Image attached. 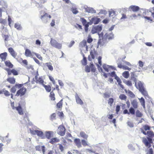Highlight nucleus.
<instances>
[{
	"instance_id": "obj_35",
	"label": "nucleus",
	"mask_w": 154,
	"mask_h": 154,
	"mask_svg": "<svg viewBox=\"0 0 154 154\" xmlns=\"http://www.w3.org/2000/svg\"><path fill=\"white\" fill-rule=\"evenodd\" d=\"M82 55L83 57V60L82 61V63L83 65L85 66L87 64L86 59L85 57L84 54L83 53H82Z\"/></svg>"
},
{
	"instance_id": "obj_40",
	"label": "nucleus",
	"mask_w": 154,
	"mask_h": 154,
	"mask_svg": "<svg viewBox=\"0 0 154 154\" xmlns=\"http://www.w3.org/2000/svg\"><path fill=\"white\" fill-rule=\"evenodd\" d=\"M90 69L92 72H95L96 69L93 63H91L90 65Z\"/></svg>"
},
{
	"instance_id": "obj_46",
	"label": "nucleus",
	"mask_w": 154,
	"mask_h": 154,
	"mask_svg": "<svg viewBox=\"0 0 154 154\" xmlns=\"http://www.w3.org/2000/svg\"><path fill=\"white\" fill-rule=\"evenodd\" d=\"M114 100L112 98H110L108 100V103L110 105V106H111Z\"/></svg>"
},
{
	"instance_id": "obj_22",
	"label": "nucleus",
	"mask_w": 154,
	"mask_h": 154,
	"mask_svg": "<svg viewBox=\"0 0 154 154\" xmlns=\"http://www.w3.org/2000/svg\"><path fill=\"white\" fill-rule=\"evenodd\" d=\"M7 53L6 52H4L0 54V57L2 61H5L6 58Z\"/></svg>"
},
{
	"instance_id": "obj_15",
	"label": "nucleus",
	"mask_w": 154,
	"mask_h": 154,
	"mask_svg": "<svg viewBox=\"0 0 154 154\" xmlns=\"http://www.w3.org/2000/svg\"><path fill=\"white\" fill-rule=\"evenodd\" d=\"M35 82L37 83L40 84L42 85H44L43 84L44 81L41 77H39L38 78L37 75H35Z\"/></svg>"
},
{
	"instance_id": "obj_31",
	"label": "nucleus",
	"mask_w": 154,
	"mask_h": 154,
	"mask_svg": "<svg viewBox=\"0 0 154 154\" xmlns=\"http://www.w3.org/2000/svg\"><path fill=\"white\" fill-rule=\"evenodd\" d=\"M80 135L81 137L86 139H87V138L88 137V135L86 134L83 131L81 132Z\"/></svg>"
},
{
	"instance_id": "obj_16",
	"label": "nucleus",
	"mask_w": 154,
	"mask_h": 154,
	"mask_svg": "<svg viewBox=\"0 0 154 154\" xmlns=\"http://www.w3.org/2000/svg\"><path fill=\"white\" fill-rule=\"evenodd\" d=\"M74 141L76 146L79 148L82 147L80 140L79 138H75L74 140Z\"/></svg>"
},
{
	"instance_id": "obj_23",
	"label": "nucleus",
	"mask_w": 154,
	"mask_h": 154,
	"mask_svg": "<svg viewBox=\"0 0 154 154\" xmlns=\"http://www.w3.org/2000/svg\"><path fill=\"white\" fill-rule=\"evenodd\" d=\"M140 103H141V105L143 106V108H145V101L143 97H141L140 98H138Z\"/></svg>"
},
{
	"instance_id": "obj_62",
	"label": "nucleus",
	"mask_w": 154,
	"mask_h": 154,
	"mask_svg": "<svg viewBox=\"0 0 154 154\" xmlns=\"http://www.w3.org/2000/svg\"><path fill=\"white\" fill-rule=\"evenodd\" d=\"M101 59L102 57L101 56H99L98 58V63L100 66L102 65Z\"/></svg>"
},
{
	"instance_id": "obj_20",
	"label": "nucleus",
	"mask_w": 154,
	"mask_h": 154,
	"mask_svg": "<svg viewBox=\"0 0 154 154\" xmlns=\"http://www.w3.org/2000/svg\"><path fill=\"white\" fill-rule=\"evenodd\" d=\"M75 98L76 99V102L77 104L82 105L83 104V102L82 100L80 98L78 95L76 94L75 95Z\"/></svg>"
},
{
	"instance_id": "obj_33",
	"label": "nucleus",
	"mask_w": 154,
	"mask_h": 154,
	"mask_svg": "<svg viewBox=\"0 0 154 154\" xmlns=\"http://www.w3.org/2000/svg\"><path fill=\"white\" fill-rule=\"evenodd\" d=\"M129 75V73L128 71H125L122 73V76L125 78L127 79Z\"/></svg>"
},
{
	"instance_id": "obj_50",
	"label": "nucleus",
	"mask_w": 154,
	"mask_h": 154,
	"mask_svg": "<svg viewBox=\"0 0 154 154\" xmlns=\"http://www.w3.org/2000/svg\"><path fill=\"white\" fill-rule=\"evenodd\" d=\"M107 12L106 11L104 10H101L100 12L98 13V14L100 15V14H107Z\"/></svg>"
},
{
	"instance_id": "obj_5",
	"label": "nucleus",
	"mask_w": 154,
	"mask_h": 154,
	"mask_svg": "<svg viewBox=\"0 0 154 154\" xmlns=\"http://www.w3.org/2000/svg\"><path fill=\"white\" fill-rule=\"evenodd\" d=\"M65 132L66 129L62 125H60L57 130V133L61 136H63L65 134Z\"/></svg>"
},
{
	"instance_id": "obj_9",
	"label": "nucleus",
	"mask_w": 154,
	"mask_h": 154,
	"mask_svg": "<svg viewBox=\"0 0 154 154\" xmlns=\"http://www.w3.org/2000/svg\"><path fill=\"white\" fill-rule=\"evenodd\" d=\"M85 12L88 13L94 14L96 13V11L93 8L88 7L87 6H84Z\"/></svg>"
},
{
	"instance_id": "obj_25",
	"label": "nucleus",
	"mask_w": 154,
	"mask_h": 154,
	"mask_svg": "<svg viewBox=\"0 0 154 154\" xmlns=\"http://www.w3.org/2000/svg\"><path fill=\"white\" fill-rule=\"evenodd\" d=\"M134 73L133 72H132L131 73V79L132 80H133L135 83V86L137 88V85H136V82L137 81V79L135 78L134 76Z\"/></svg>"
},
{
	"instance_id": "obj_11",
	"label": "nucleus",
	"mask_w": 154,
	"mask_h": 154,
	"mask_svg": "<svg viewBox=\"0 0 154 154\" xmlns=\"http://www.w3.org/2000/svg\"><path fill=\"white\" fill-rule=\"evenodd\" d=\"M15 109L17 111L20 115H22L23 114V109L19 103H18V105H16Z\"/></svg>"
},
{
	"instance_id": "obj_53",
	"label": "nucleus",
	"mask_w": 154,
	"mask_h": 154,
	"mask_svg": "<svg viewBox=\"0 0 154 154\" xmlns=\"http://www.w3.org/2000/svg\"><path fill=\"white\" fill-rule=\"evenodd\" d=\"M85 71L86 72H89L90 71V67L88 65L86 66L85 68Z\"/></svg>"
},
{
	"instance_id": "obj_17",
	"label": "nucleus",
	"mask_w": 154,
	"mask_h": 154,
	"mask_svg": "<svg viewBox=\"0 0 154 154\" xmlns=\"http://www.w3.org/2000/svg\"><path fill=\"white\" fill-rule=\"evenodd\" d=\"M125 92L131 98H134L135 97V95L132 91L129 90H127L126 89H125Z\"/></svg>"
},
{
	"instance_id": "obj_30",
	"label": "nucleus",
	"mask_w": 154,
	"mask_h": 154,
	"mask_svg": "<svg viewBox=\"0 0 154 154\" xmlns=\"http://www.w3.org/2000/svg\"><path fill=\"white\" fill-rule=\"evenodd\" d=\"M53 133V132L52 131H48L46 132L45 134L46 138L48 139H50Z\"/></svg>"
},
{
	"instance_id": "obj_21",
	"label": "nucleus",
	"mask_w": 154,
	"mask_h": 154,
	"mask_svg": "<svg viewBox=\"0 0 154 154\" xmlns=\"http://www.w3.org/2000/svg\"><path fill=\"white\" fill-rule=\"evenodd\" d=\"M48 14L45 13L43 15H41V18L44 22H46V20H48Z\"/></svg>"
},
{
	"instance_id": "obj_38",
	"label": "nucleus",
	"mask_w": 154,
	"mask_h": 154,
	"mask_svg": "<svg viewBox=\"0 0 154 154\" xmlns=\"http://www.w3.org/2000/svg\"><path fill=\"white\" fill-rule=\"evenodd\" d=\"M43 86L45 88V89H46V91H48V92H49L51 91V87L50 85H46L44 84V85H43Z\"/></svg>"
},
{
	"instance_id": "obj_52",
	"label": "nucleus",
	"mask_w": 154,
	"mask_h": 154,
	"mask_svg": "<svg viewBox=\"0 0 154 154\" xmlns=\"http://www.w3.org/2000/svg\"><path fill=\"white\" fill-rule=\"evenodd\" d=\"M35 6L39 9L42 8L43 6L42 5H40L38 2H36Z\"/></svg>"
},
{
	"instance_id": "obj_12",
	"label": "nucleus",
	"mask_w": 154,
	"mask_h": 154,
	"mask_svg": "<svg viewBox=\"0 0 154 154\" xmlns=\"http://www.w3.org/2000/svg\"><path fill=\"white\" fill-rule=\"evenodd\" d=\"M8 50L11 55L14 58H15L17 56V54L14 51L13 49L12 48H10L8 49Z\"/></svg>"
},
{
	"instance_id": "obj_29",
	"label": "nucleus",
	"mask_w": 154,
	"mask_h": 154,
	"mask_svg": "<svg viewBox=\"0 0 154 154\" xmlns=\"http://www.w3.org/2000/svg\"><path fill=\"white\" fill-rule=\"evenodd\" d=\"M25 55L27 57H30L32 56V54L30 51L29 49H26L25 52Z\"/></svg>"
},
{
	"instance_id": "obj_49",
	"label": "nucleus",
	"mask_w": 154,
	"mask_h": 154,
	"mask_svg": "<svg viewBox=\"0 0 154 154\" xmlns=\"http://www.w3.org/2000/svg\"><path fill=\"white\" fill-rule=\"evenodd\" d=\"M3 91L4 93V94L6 96H10V93L7 91L5 89H3Z\"/></svg>"
},
{
	"instance_id": "obj_51",
	"label": "nucleus",
	"mask_w": 154,
	"mask_h": 154,
	"mask_svg": "<svg viewBox=\"0 0 154 154\" xmlns=\"http://www.w3.org/2000/svg\"><path fill=\"white\" fill-rule=\"evenodd\" d=\"M109 17L113 16L115 14V11L113 10L109 11Z\"/></svg>"
},
{
	"instance_id": "obj_26",
	"label": "nucleus",
	"mask_w": 154,
	"mask_h": 154,
	"mask_svg": "<svg viewBox=\"0 0 154 154\" xmlns=\"http://www.w3.org/2000/svg\"><path fill=\"white\" fill-rule=\"evenodd\" d=\"M45 65L48 67V69L51 71H52L53 70V68L52 66V64L51 63H45Z\"/></svg>"
},
{
	"instance_id": "obj_6",
	"label": "nucleus",
	"mask_w": 154,
	"mask_h": 154,
	"mask_svg": "<svg viewBox=\"0 0 154 154\" xmlns=\"http://www.w3.org/2000/svg\"><path fill=\"white\" fill-rule=\"evenodd\" d=\"M80 21L82 22L83 25L85 26V32H87L88 30V27L89 25H90V22H87L86 20L83 17L80 18Z\"/></svg>"
},
{
	"instance_id": "obj_59",
	"label": "nucleus",
	"mask_w": 154,
	"mask_h": 154,
	"mask_svg": "<svg viewBox=\"0 0 154 154\" xmlns=\"http://www.w3.org/2000/svg\"><path fill=\"white\" fill-rule=\"evenodd\" d=\"M16 88L14 86L11 88V91L13 93H15L16 91Z\"/></svg>"
},
{
	"instance_id": "obj_43",
	"label": "nucleus",
	"mask_w": 154,
	"mask_h": 154,
	"mask_svg": "<svg viewBox=\"0 0 154 154\" xmlns=\"http://www.w3.org/2000/svg\"><path fill=\"white\" fill-rule=\"evenodd\" d=\"M136 115L137 117H141L142 116V114L139 110H137L136 111Z\"/></svg>"
},
{
	"instance_id": "obj_8",
	"label": "nucleus",
	"mask_w": 154,
	"mask_h": 154,
	"mask_svg": "<svg viewBox=\"0 0 154 154\" xmlns=\"http://www.w3.org/2000/svg\"><path fill=\"white\" fill-rule=\"evenodd\" d=\"M26 91V88L23 87L17 91L15 95L17 96H18L20 95V96H23L25 94Z\"/></svg>"
},
{
	"instance_id": "obj_55",
	"label": "nucleus",
	"mask_w": 154,
	"mask_h": 154,
	"mask_svg": "<svg viewBox=\"0 0 154 154\" xmlns=\"http://www.w3.org/2000/svg\"><path fill=\"white\" fill-rule=\"evenodd\" d=\"M11 72L14 75H18L17 72L14 69H12Z\"/></svg>"
},
{
	"instance_id": "obj_14",
	"label": "nucleus",
	"mask_w": 154,
	"mask_h": 154,
	"mask_svg": "<svg viewBox=\"0 0 154 154\" xmlns=\"http://www.w3.org/2000/svg\"><path fill=\"white\" fill-rule=\"evenodd\" d=\"M139 91L145 97V98H146L147 97L149 98V96L145 88L140 90Z\"/></svg>"
},
{
	"instance_id": "obj_34",
	"label": "nucleus",
	"mask_w": 154,
	"mask_h": 154,
	"mask_svg": "<svg viewBox=\"0 0 154 154\" xmlns=\"http://www.w3.org/2000/svg\"><path fill=\"white\" fill-rule=\"evenodd\" d=\"M5 64L9 68H12L13 67V65L9 61H7L5 62Z\"/></svg>"
},
{
	"instance_id": "obj_44",
	"label": "nucleus",
	"mask_w": 154,
	"mask_h": 154,
	"mask_svg": "<svg viewBox=\"0 0 154 154\" xmlns=\"http://www.w3.org/2000/svg\"><path fill=\"white\" fill-rule=\"evenodd\" d=\"M108 74L110 75L111 76L114 77L115 79L116 78V76H118L116 74V72L115 71H113L111 73H109Z\"/></svg>"
},
{
	"instance_id": "obj_36",
	"label": "nucleus",
	"mask_w": 154,
	"mask_h": 154,
	"mask_svg": "<svg viewBox=\"0 0 154 154\" xmlns=\"http://www.w3.org/2000/svg\"><path fill=\"white\" fill-rule=\"evenodd\" d=\"M134 108L131 107L129 109V113L131 114L132 115H134L135 113V110Z\"/></svg>"
},
{
	"instance_id": "obj_41",
	"label": "nucleus",
	"mask_w": 154,
	"mask_h": 154,
	"mask_svg": "<svg viewBox=\"0 0 154 154\" xmlns=\"http://www.w3.org/2000/svg\"><path fill=\"white\" fill-rule=\"evenodd\" d=\"M103 68L105 71L107 72H109V65L106 64H104L103 66Z\"/></svg>"
},
{
	"instance_id": "obj_48",
	"label": "nucleus",
	"mask_w": 154,
	"mask_h": 154,
	"mask_svg": "<svg viewBox=\"0 0 154 154\" xmlns=\"http://www.w3.org/2000/svg\"><path fill=\"white\" fill-rule=\"evenodd\" d=\"M14 27L18 30H20L21 29V27L19 23H15L14 25Z\"/></svg>"
},
{
	"instance_id": "obj_13",
	"label": "nucleus",
	"mask_w": 154,
	"mask_h": 154,
	"mask_svg": "<svg viewBox=\"0 0 154 154\" xmlns=\"http://www.w3.org/2000/svg\"><path fill=\"white\" fill-rule=\"evenodd\" d=\"M131 104L132 106V107L135 109L137 108L138 106V102L136 99H134L131 101Z\"/></svg>"
},
{
	"instance_id": "obj_24",
	"label": "nucleus",
	"mask_w": 154,
	"mask_h": 154,
	"mask_svg": "<svg viewBox=\"0 0 154 154\" xmlns=\"http://www.w3.org/2000/svg\"><path fill=\"white\" fill-rule=\"evenodd\" d=\"M86 43L87 42L85 40H84L80 43V45L81 47H82L85 46L86 50H87L88 49V46L87 45H86Z\"/></svg>"
},
{
	"instance_id": "obj_42",
	"label": "nucleus",
	"mask_w": 154,
	"mask_h": 154,
	"mask_svg": "<svg viewBox=\"0 0 154 154\" xmlns=\"http://www.w3.org/2000/svg\"><path fill=\"white\" fill-rule=\"evenodd\" d=\"M119 98L122 100H125L126 99L127 97L124 94H122L120 95Z\"/></svg>"
},
{
	"instance_id": "obj_7",
	"label": "nucleus",
	"mask_w": 154,
	"mask_h": 154,
	"mask_svg": "<svg viewBox=\"0 0 154 154\" xmlns=\"http://www.w3.org/2000/svg\"><path fill=\"white\" fill-rule=\"evenodd\" d=\"M97 52L95 50H91L90 52V55L88 56V60L90 61H91V57L92 59H94L97 56Z\"/></svg>"
},
{
	"instance_id": "obj_39",
	"label": "nucleus",
	"mask_w": 154,
	"mask_h": 154,
	"mask_svg": "<svg viewBox=\"0 0 154 154\" xmlns=\"http://www.w3.org/2000/svg\"><path fill=\"white\" fill-rule=\"evenodd\" d=\"M81 142L82 144L84 146H87L89 145V144L88 143V142L85 140H81Z\"/></svg>"
},
{
	"instance_id": "obj_19",
	"label": "nucleus",
	"mask_w": 154,
	"mask_h": 154,
	"mask_svg": "<svg viewBox=\"0 0 154 154\" xmlns=\"http://www.w3.org/2000/svg\"><path fill=\"white\" fill-rule=\"evenodd\" d=\"M129 9H131L134 12H137L140 9V8L138 6L132 5L129 7Z\"/></svg>"
},
{
	"instance_id": "obj_10",
	"label": "nucleus",
	"mask_w": 154,
	"mask_h": 154,
	"mask_svg": "<svg viewBox=\"0 0 154 154\" xmlns=\"http://www.w3.org/2000/svg\"><path fill=\"white\" fill-rule=\"evenodd\" d=\"M100 19L96 17H94L92 18L90 22V25H91L92 24H97L100 21Z\"/></svg>"
},
{
	"instance_id": "obj_45",
	"label": "nucleus",
	"mask_w": 154,
	"mask_h": 154,
	"mask_svg": "<svg viewBox=\"0 0 154 154\" xmlns=\"http://www.w3.org/2000/svg\"><path fill=\"white\" fill-rule=\"evenodd\" d=\"M54 92L52 91L50 92V97L51 98V100H55V98L54 97Z\"/></svg>"
},
{
	"instance_id": "obj_18",
	"label": "nucleus",
	"mask_w": 154,
	"mask_h": 154,
	"mask_svg": "<svg viewBox=\"0 0 154 154\" xmlns=\"http://www.w3.org/2000/svg\"><path fill=\"white\" fill-rule=\"evenodd\" d=\"M137 83L138 86L137 87V88L138 89L139 91H140V90L145 88L143 86V83L141 82L138 81L136 83Z\"/></svg>"
},
{
	"instance_id": "obj_64",
	"label": "nucleus",
	"mask_w": 154,
	"mask_h": 154,
	"mask_svg": "<svg viewBox=\"0 0 154 154\" xmlns=\"http://www.w3.org/2000/svg\"><path fill=\"white\" fill-rule=\"evenodd\" d=\"M72 11L74 14H76L78 13V11L76 9L73 8L72 10Z\"/></svg>"
},
{
	"instance_id": "obj_3",
	"label": "nucleus",
	"mask_w": 154,
	"mask_h": 154,
	"mask_svg": "<svg viewBox=\"0 0 154 154\" xmlns=\"http://www.w3.org/2000/svg\"><path fill=\"white\" fill-rule=\"evenodd\" d=\"M102 29V26L101 25H99L94 26L92 28L91 32L92 34H94L98 33V34H100L99 32L101 31Z\"/></svg>"
},
{
	"instance_id": "obj_57",
	"label": "nucleus",
	"mask_w": 154,
	"mask_h": 154,
	"mask_svg": "<svg viewBox=\"0 0 154 154\" xmlns=\"http://www.w3.org/2000/svg\"><path fill=\"white\" fill-rule=\"evenodd\" d=\"M56 114L54 113L52 114L51 117V119L52 121L55 119Z\"/></svg>"
},
{
	"instance_id": "obj_4",
	"label": "nucleus",
	"mask_w": 154,
	"mask_h": 154,
	"mask_svg": "<svg viewBox=\"0 0 154 154\" xmlns=\"http://www.w3.org/2000/svg\"><path fill=\"white\" fill-rule=\"evenodd\" d=\"M50 43L51 45L56 48L60 49L62 48V44L57 42L54 39L51 38Z\"/></svg>"
},
{
	"instance_id": "obj_60",
	"label": "nucleus",
	"mask_w": 154,
	"mask_h": 154,
	"mask_svg": "<svg viewBox=\"0 0 154 154\" xmlns=\"http://www.w3.org/2000/svg\"><path fill=\"white\" fill-rule=\"evenodd\" d=\"M123 69H124L128 70L129 71L131 69V68L125 65H123Z\"/></svg>"
},
{
	"instance_id": "obj_2",
	"label": "nucleus",
	"mask_w": 154,
	"mask_h": 154,
	"mask_svg": "<svg viewBox=\"0 0 154 154\" xmlns=\"http://www.w3.org/2000/svg\"><path fill=\"white\" fill-rule=\"evenodd\" d=\"M147 134L148 137H147V138L144 137L143 138L142 142L146 146L149 148L151 146V143H152V139L154 133L152 131H148Z\"/></svg>"
},
{
	"instance_id": "obj_27",
	"label": "nucleus",
	"mask_w": 154,
	"mask_h": 154,
	"mask_svg": "<svg viewBox=\"0 0 154 154\" xmlns=\"http://www.w3.org/2000/svg\"><path fill=\"white\" fill-rule=\"evenodd\" d=\"M7 80V81L11 84H14L15 82V79L14 78H9Z\"/></svg>"
},
{
	"instance_id": "obj_1",
	"label": "nucleus",
	"mask_w": 154,
	"mask_h": 154,
	"mask_svg": "<svg viewBox=\"0 0 154 154\" xmlns=\"http://www.w3.org/2000/svg\"><path fill=\"white\" fill-rule=\"evenodd\" d=\"M99 39L98 42V45H103L104 44L107 43L109 40H112L114 38V34L112 32L106 33L104 35L102 32L99 34Z\"/></svg>"
},
{
	"instance_id": "obj_54",
	"label": "nucleus",
	"mask_w": 154,
	"mask_h": 154,
	"mask_svg": "<svg viewBox=\"0 0 154 154\" xmlns=\"http://www.w3.org/2000/svg\"><path fill=\"white\" fill-rule=\"evenodd\" d=\"M143 128L145 131L149 130L150 129V127L148 125H145Z\"/></svg>"
},
{
	"instance_id": "obj_37",
	"label": "nucleus",
	"mask_w": 154,
	"mask_h": 154,
	"mask_svg": "<svg viewBox=\"0 0 154 154\" xmlns=\"http://www.w3.org/2000/svg\"><path fill=\"white\" fill-rule=\"evenodd\" d=\"M59 141V140L58 139H57L56 137H54L52 138L49 141V142L52 144H53L55 142H58Z\"/></svg>"
},
{
	"instance_id": "obj_32",
	"label": "nucleus",
	"mask_w": 154,
	"mask_h": 154,
	"mask_svg": "<svg viewBox=\"0 0 154 154\" xmlns=\"http://www.w3.org/2000/svg\"><path fill=\"white\" fill-rule=\"evenodd\" d=\"M36 134L40 137H41L42 138H44V137L43 136L44 134L43 132L39 131L37 130Z\"/></svg>"
},
{
	"instance_id": "obj_58",
	"label": "nucleus",
	"mask_w": 154,
	"mask_h": 154,
	"mask_svg": "<svg viewBox=\"0 0 154 154\" xmlns=\"http://www.w3.org/2000/svg\"><path fill=\"white\" fill-rule=\"evenodd\" d=\"M125 84L129 86H131L132 85L131 82L130 81H128L125 82Z\"/></svg>"
},
{
	"instance_id": "obj_28",
	"label": "nucleus",
	"mask_w": 154,
	"mask_h": 154,
	"mask_svg": "<svg viewBox=\"0 0 154 154\" xmlns=\"http://www.w3.org/2000/svg\"><path fill=\"white\" fill-rule=\"evenodd\" d=\"M2 8L5 9V11H6V9L8 7L7 3L6 2L3 1L2 2Z\"/></svg>"
},
{
	"instance_id": "obj_56",
	"label": "nucleus",
	"mask_w": 154,
	"mask_h": 154,
	"mask_svg": "<svg viewBox=\"0 0 154 154\" xmlns=\"http://www.w3.org/2000/svg\"><path fill=\"white\" fill-rule=\"evenodd\" d=\"M127 124L128 126L131 128H132L134 127V125L133 123L130 121H128L127 122Z\"/></svg>"
},
{
	"instance_id": "obj_47",
	"label": "nucleus",
	"mask_w": 154,
	"mask_h": 154,
	"mask_svg": "<svg viewBox=\"0 0 154 154\" xmlns=\"http://www.w3.org/2000/svg\"><path fill=\"white\" fill-rule=\"evenodd\" d=\"M63 100L62 99L60 100V101L58 102L57 104V107L58 108H60L62 107V101Z\"/></svg>"
},
{
	"instance_id": "obj_61",
	"label": "nucleus",
	"mask_w": 154,
	"mask_h": 154,
	"mask_svg": "<svg viewBox=\"0 0 154 154\" xmlns=\"http://www.w3.org/2000/svg\"><path fill=\"white\" fill-rule=\"evenodd\" d=\"M35 55H36V57H37V58H38L40 60H42V58L40 54H38L35 53Z\"/></svg>"
},
{
	"instance_id": "obj_63",
	"label": "nucleus",
	"mask_w": 154,
	"mask_h": 154,
	"mask_svg": "<svg viewBox=\"0 0 154 154\" xmlns=\"http://www.w3.org/2000/svg\"><path fill=\"white\" fill-rule=\"evenodd\" d=\"M138 63L139 64V66L140 67H142L143 66L144 63L143 62H142V61H141L140 60H139V61Z\"/></svg>"
}]
</instances>
